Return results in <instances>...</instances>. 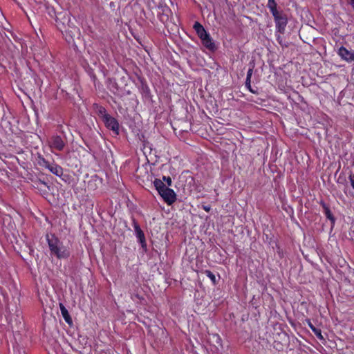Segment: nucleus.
<instances>
[{
  "label": "nucleus",
  "instance_id": "f257e3e1",
  "mask_svg": "<svg viewBox=\"0 0 354 354\" xmlns=\"http://www.w3.org/2000/svg\"><path fill=\"white\" fill-rule=\"evenodd\" d=\"M46 240L51 255L56 257L59 259H66L70 257V248L67 245H64L55 235H47Z\"/></svg>",
  "mask_w": 354,
  "mask_h": 354
},
{
  "label": "nucleus",
  "instance_id": "dca6fc26",
  "mask_svg": "<svg viewBox=\"0 0 354 354\" xmlns=\"http://www.w3.org/2000/svg\"><path fill=\"white\" fill-rule=\"evenodd\" d=\"M205 273L207 275V277H209L214 283H216V277L211 271L205 270Z\"/></svg>",
  "mask_w": 354,
  "mask_h": 354
},
{
  "label": "nucleus",
  "instance_id": "b1692460",
  "mask_svg": "<svg viewBox=\"0 0 354 354\" xmlns=\"http://www.w3.org/2000/svg\"><path fill=\"white\" fill-rule=\"evenodd\" d=\"M202 207L207 212H209L211 210V206L209 205H202Z\"/></svg>",
  "mask_w": 354,
  "mask_h": 354
},
{
  "label": "nucleus",
  "instance_id": "ddd939ff",
  "mask_svg": "<svg viewBox=\"0 0 354 354\" xmlns=\"http://www.w3.org/2000/svg\"><path fill=\"white\" fill-rule=\"evenodd\" d=\"M267 6L272 15H275L277 13L279 12L277 8V3L274 0H268Z\"/></svg>",
  "mask_w": 354,
  "mask_h": 354
},
{
  "label": "nucleus",
  "instance_id": "7ed1b4c3",
  "mask_svg": "<svg viewBox=\"0 0 354 354\" xmlns=\"http://www.w3.org/2000/svg\"><path fill=\"white\" fill-rule=\"evenodd\" d=\"M105 126L113 131V132L118 135L119 134V123L115 118L109 115H105V118L103 120Z\"/></svg>",
  "mask_w": 354,
  "mask_h": 354
},
{
  "label": "nucleus",
  "instance_id": "f03ea898",
  "mask_svg": "<svg viewBox=\"0 0 354 354\" xmlns=\"http://www.w3.org/2000/svg\"><path fill=\"white\" fill-rule=\"evenodd\" d=\"M65 142L57 135L53 136L48 140V145L52 149L62 151L65 147Z\"/></svg>",
  "mask_w": 354,
  "mask_h": 354
},
{
  "label": "nucleus",
  "instance_id": "423d86ee",
  "mask_svg": "<svg viewBox=\"0 0 354 354\" xmlns=\"http://www.w3.org/2000/svg\"><path fill=\"white\" fill-rule=\"evenodd\" d=\"M132 225L134 229L135 235L138 239V241L140 242L142 248L146 247V240L144 232H142L140 225L136 221L135 219L133 220Z\"/></svg>",
  "mask_w": 354,
  "mask_h": 354
},
{
  "label": "nucleus",
  "instance_id": "9d476101",
  "mask_svg": "<svg viewBox=\"0 0 354 354\" xmlns=\"http://www.w3.org/2000/svg\"><path fill=\"white\" fill-rule=\"evenodd\" d=\"M201 42L203 45L209 50H214L216 48L215 44L213 41L210 35Z\"/></svg>",
  "mask_w": 354,
  "mask_h": 354
},
{
  "label": "nucleus",
  "instance_id": "393cba45",
  "mask_svg": "<svg viewBox=\"0 0 354 354\" xmlns=\"http://www.w3.org/2000/svg\"><path fill=\"white\" fill-rule=\"evenodd\" d=\"M308 326L313 332H317V328L310 322L308 323Z\"/></svg>",
  "mask_w": 354,
  "mask_h": 354
},
{
  "label": "nucleus",
  "instance_id": "1a4fd4ad",
  "mask_svg": "<svg viewBox=\"0 0 354 354\" xmlns=\"http://www.w3.org/2000/svg\"><path fill=\"white\" fill-rule=\"evenodd\" d=\"M45 166L51 173L57 176H61L63 174L62 168L56 164L46 162Z\"/></svg>",
  "mask_w": 354,
  "mask_h": 354
},
{
  "label": "nucleus",
  "instance_id": "4be33fe9",
  "mask_svg": "<svg viewBox=\"0 0 354 354\" xmlns=\"http://www.w3.org/2000/svg\"><path fill=\"white\" fill-rule=\"evenodd\" d=\"M252 72H253L252 68H250V69L248 71V72H247V77H246V80H249V79H250V80H251L252 75Z\"/></svg>",
  "mask_w": 354,
  "mask_h": 354
},
{
  "label": "nucleus",
  "instance_id": "2eb2a0df",
  "mask_svg": "<svg viewBox=\"0 0 354 354\" xmlns=\"http://www.w3.org/2000/svg\"><path fill=\"white\" fill-rule=\"evenodd\" d=\"M97 113L99 115L101 116L102 120L105 118V115H109V114L106 113L105 108H104L103 106L97 107Z\"/></svg>",
  "mask_w": 354,
  "mask_h": 354
},
{
  "label": "nucleus",
  "instance_id": "5701e85b",
  "mask_svg": "<svg viewBox=\"0 0 354 354\" xmlns=\"http://www.w3.org/2000/svg\"><path fill=\"white\" fill-rule=\"evenodd\" d=\"M314 333L316 335V336L319 339H323V336L322 335V333H321V330L317 328V332H314Z\"/></svg>",
  "mask_w": 354,
  "mask_h": 354
},
{
  "label": "nucleus",
  "instance_id": "a211bd4d",
  "mask_svg": "<svg viewBox=\"0 0 354 354\" xmlns=\"http://www.w3.org/2000/svg\"><path fill=\"white\" fill-rule=\"evenodd\" d=\"M348 179L350 180L351 187L354 189V174L352 172H350Z\"/></svg>",
  "mask_w": 354,
  "mask_h": 354
},
{
  "label": "nucleus",
  "instance_id": "6ab92c4d",
  "mask_svg": "<svg viewBox=\"0 0 354 354\" xmlns=\"http://www.w3.org/2000/svg\"><path fill=\"white\" fill-rule=\"evenodd\" d=\"M346 182V178L340 174L337 180V183L344 184Z\"/></svg>",
  "mask_w": 354,
  "mask_h": 354
},
{
  "label": "nucleus",
  "instance_id": "0eeeda50",
  "mask_svg": "<svg viewBox=\"0 0 354 354\" xmlns=\"http://www.w3.org/2000/svg\"><path fill=\"white\" fill-rule=\"evenodd\" d=\"M338 55L344 60L351 62L354 61V50H349L344 46H341L337 51Z\"/></svg>",
  "mask_w": 354,
  "mask_h": 354
},
{
  "label": "nucleus",
  "instance_id": "a878e982",
  "mask_svg": "<svg viewBox=\"0 0 354 354\" xmlns=\"http://www.w3.org/2000/svg\"><path fill=\"white\" fill-rule=\"evenodd\" d=\"M347 3L350 4L352 8L354 10V0H346Z\"/></svg>",
  "mask_w": 354,
  "mask_h": 354
},
{
  "label": "nucleus",
  "instance_id": "f3484780",
  "mask_svg": "<svg viewBox=\"0 0 354 354\" xmlns=\"http://www.w3.org/2000/svg\"><path fill=\"white\" fill-rule=\"evenodd\" d=\"M245 86L252 93H256V91H254L251 86V80H245Z\"/></svg>",
  "mask_w": 354,
  "mask_h": 354
},
{
  "label": "nucleus",
  "instance_id": "6e6552de",
  "mask_svg": "<svg viewBox=\"0 0 354 354\" xmlns=\"http://www.w3.org/2000/svg\"><path fill=\"white\" fill-rule=\"evenodd\" d=\"M194 29L195 30L197 35L201 39V41L209 35L204 27L198 22L194 23Z\"/></svg>",
  "mask_w": 354,
  "mask_h": 354
},
{
  "label": "nucleus",
  "instance_id": "20e7f679",
  "mask_svg": "<svg viewBox=\"0 0 354 354\" xmlns=\"http://www.w3.org/2000/svg\"><path fill=\"white\" fill-rule=\"evenodd\" d=\"M272 16L276 24V28L279 32L283 33L288 22L286 17L281 15L280 12H278L277 15Z\"/></svg>",
  "mask_w": 354,
  "mask_h": 354
},
{
  "label": "nucleus",
  "instance_id": "aec40b11",
  "mask_svg": "<svg viewBox=\"0 0 354 354\" xmlns=\"http://www.w3.org/2000/svg\"><path fill=\"white\" fill-rule=\"evenodd\" d=\"M162 180L167 183L168 186H171V178L170 177H169V176L168 177L163 176L162 177Z\"/></svg>",
  "mask_w": 354,
  "mask_h": 354
},
{
  "label": "nucleus",
  "instance_id": "39448f33",
  "mask_svg": "<svg viewBox=\"0 0 354 354\" xmlns=\"http://www.w3.org/2000/svg\"><path fill=\"white\" fill-rule=\"evenodd\" d=\"M159 194L168 205L172 204L176 199L175 192L172 189L168 187Z\"/></svg>",
  "mask_w": 354,
  "mask_h": 354
},
{
  "label": "nucleus",
  "instance_id": "9b49d317",
  "mask_svg": "<svg viewBox=\"0 0 354 354\" xmlns=\"http://www.w3.org/2000/svg\"><path fill=\"white\" fill-rule=\"evenodd\" d=\"M59 308H60L61 314H62L63 318L64 319L65 322L66 323H68V324H71L72 323V320H71V318L69 315V313H68L67 309L65 308V306L62 304H59Z\"/></svg>",
  "mask_w": 354,
  "mask_h": 354
},
{
  "label": "nucleus",
  "instance_id": "412c9836",
  "mask_svg": "<svg viewBox=\"0 0 354 354\" xmlns=\"http://www.w3.org/2000/svg\"><path fill=\"white\" fill-rule=\"evenodd\" d=\"M213 337L216 339V342L217 344L221 345L222 340H221V337L218 335H217V334L214 335Z\"/></svg>",
  "mask_w": 354,
  "mask_h": 354
},
{
  "label": "nucleus",
  "instance_id": "f8f14e48",
  "mask_svg": "<svg viewBox=\"0 0 354 354\" xmlns=\"http://www.w3.org/2000/svg\"><path fill=\"white\" fill-rule=\"evenodd\" d=\"M153 185L156 187V189L158 191V194H160L162 192H163V190H165L167 188L163 181L158 178H156L153 180Z\"/></svg>",
  "mask_w": 354,
  "mask_h": 354
},
{
  "label": "nucleus",
  "instance_id": "4468645a",
  "mask_svg": "<svg viewBox=\"0 0 354 354\" xmlns=\"http://www.w3.org/2000/svg\"><path fill=\"white\" fill-rule=\"evenodd\" d=\"M322 207H323V208L324 209V214H325L326 218L328 219H329L330 221H331L332 223H334L335 222V218H334L333 214L331 213V212H330L329 207H328V205L326 204H325L324 203H322Z\"/></svg>",
  "mask_w": 354,
  "mask_h": 354
}]
</instances>
